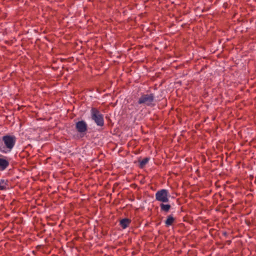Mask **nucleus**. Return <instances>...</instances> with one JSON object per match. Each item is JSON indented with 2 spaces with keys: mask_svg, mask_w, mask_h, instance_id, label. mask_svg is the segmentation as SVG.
<instances>
[{
  "mask_svg": "<svg viewBox=\"0 0 256 256\" xmlns=\"http://www.w3.org/2000/svg\"><path fill=\"white\" fill-rule=\"evenodd\" d=\"M16 143V138L13 136L6 135L0 139V152L8 153L11 151Z\"/></svg>",
  "mask_w": 256,
  "mask_h": 256,
  "instance_id": "nucleus-1",
  "label": "nucleus"
},
{
  "mask_svg": "<svg viewBox=\"0 0 256 256\" xmlns=\"http://www.w3.org/2000/svg\"><path fill=\"white\" fill-rule=\"evenodd\" d=\"M90 112L92 118L96 124L98 126H102L104 124V120L102 114L94 108H92Z\"/></svg>",
  "mask_w": 256,
  "mask_h": 256,
  "instance_id": "nucleus-2",
  "label": "nucleus"
},
{
  "mask_svg": "<svg viewBox=\"0 0 256 256\" xmlns=\"http://www.w3.org/2000/svg\"><path fill=\"white\" fill-rule=\"evenodd\" d=\"M169 192L166 189H162L156 193V200L163 203L168 202L169 200Z\"/></svg>",
  "mask_w": 256,
  "mask_h": 256,
  "instance_id": "nucleus-3",
  "label": "nucleus"
},
{
  "mask_svg": "<svg viewBox=\"0 0 256 256\" xmlns=\"http://www.w3.org/2000/svg\"><path fill=\"white\" fill-rule=\"evenodd\" d=\"M154 98V96L152 94L142 95L138 100V104L150 106L152 104Z\"/></svg>",
  "mask_w": 256,
  "mask_h": 256,
  "instance_id": "nucleus-4",
  "label": "nucleus"
},
{
  "mask_svg": "<svg viewBox=\"0 0 256 256\" xmlns=\"http://www.w3.org/2000/svg\"><path fill=\"white\" fill-rule=\"evenodd\" d=\"M76 128L79 132H84L87 130V124L83 120L79 121L76 124Z\"/></svg>",
  "mask_w": 256,
  "mask_h": 256,
  "instance_id": "nucleus-5",
  "label": "nucleus"
},
{
  "mask_svg": "<svg viewBox=\"0 0 256 256\" xmlns=\"http://www.w3.org/2000/svg\"><path fill=\"white\" fill-rule=\"evenodd\" d=\"M8 162L4 158H0V170H4L8 166Z\"/></svg>",
  "mask_w": 256,
  "mask_h": 256,
  "instance_id": "nucleus-6",
  "label": "nucleus"
},
{
  "mask_svg": "<svg viewBox=\"0 0 256 256\" xmlns=\"http://www.w3.org/2000/svg\"><path fill=\"white\" fill-rule=\"evenodd\" d=\"M130 223V220L128 218H124L120 220V224L123 228H126Z\"/></svg>",
  "mask_w": 256,
  "mask_h": 256,
  "instance_id": "nucleus-7",
  "label": "nucleus"
},
{
  "mask_svg": "<svg viewBox=\"0 0 256 256\" xmlns=\"http://www.w3.org/2000/svg\"><path fill=\"white\" fill-rule=\"evenodd\" d=\"M160 206L161 210L164 212H168L170 208V206L168 204H160Z\"/></svg>",
  "mask_w": 256,
  "mask_h": 256,
  "instance_id": "nucleus-8",
  "label": "nucleus"
},
{
  "mask_svg": "<svg viewBox=\"0 0 256 256\" xmlns=\"http://www.w3.org/2000/svg\"><path fill=\"white\" fill-rule=\"evenodd\" d=\"M174 221V218L171 216H168V217L166 221V224L167 226H170L172 224Z\"/></svg>",
  "mask_w": 256,
  "mask_h": 256,
  "instance_id": "nucleus-9",
  "label": "nucleus"
},
{
  "mask_svg": "<svg viewBox=\"0 0 256 256\" xmlns=\"http://www.w3.org/2000/svg\"><path fill=\"white\" fill-rule=\"evenodd\" d=\"M7 184L6 182L4 180H1L0 181V190H4L6 189L7 188Z\"/></svg>",
  "mask_w": 256,
  "mask_h": 256,
  "instance_id": "nucleus-10",
  "label": "nucleus"
},
{
  "mask_svg": "<svg viewBox=\"0 0 256 256\" xmlns=\"http://www.w3.org/2000/svg\"><path fill=\"white\" fill-rule=\"evenodd\" d=\"M149 158H144L140 162V167H144L148 162Z\"/></svg>",
  "mask_w": 256,
  "mask_h": 256,
  "instance_id": "nucleus-11",
  "label": "nucleus"
}]
</instances>
